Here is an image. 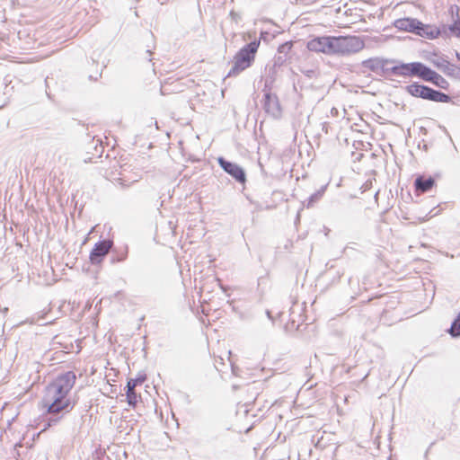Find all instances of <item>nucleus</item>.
<instances>
[{"instance_id": "obj_1", "label": "nucleus", "mask_w": 460, "mask_h": 460, "mask_svg": "<svg viewBox=\"0 0 460 460\" xmlns=\"http://www.w3.org/2000/svg\"><path fill=\"white\" fill-rule=\"evenodd\" d=\"M75 381V372L66 371L58 375L48 385L43 398L48 413L69 412L73 410L75 401L71 398L69 394Z\"/></svg>"}, {"instance_id": "obj_2", "label": "nucleus", "mask_w": 460, "mask_h": 460, "mask_svg": "<svg viewBox=\"0 0 460 460\" xmlns=\"http://www.w3.org/2000/svg\"><path fill=\"white\" fill-rule=\"evenodd\" d=\"M260 40H253L243 46L234 57L233 66L226 77L236 76L250 67L255 58Z\"/></svg>"}, {"instance_id": "obj_3", "label": "nucleus", "mask_w": 460, "mask_h": 460, "mask_svg": "<svg viewBox=\"0 0 460 460\" xmlns=\"http://www.w3.org/2000/svg\"><path fill=\"white\" fill-rule=\"evenodd\" d=\"M332 56H349L362 50L364 40L358 36H332Z\"/></svg>"}, {"instance_id": "obj_4", "label": "nucleus", "mask_w": 460, "mask_h": 460, "mask_svg": "<svg viewBox=\"0 0 460 460\" xmlns=\"http://www.w3.org/2000/svg\"><path fill=\"white\" fill-rule=\"evenodd\" d=\"M406 92L413 97L421 98L436 102H449L451 97L440 91L429 86L413 83L405 87Z\"/></svg>"}, {"instance_id": "obj_5", "label": "nucleus", "mask_w": 460, "mask_h": 460, "mask_svg": "<svg viewBox=\"0 0 460 460\" xmlns=\"http://www.w3.org/2000/svg\"><path fill=\"white\" fill-rule=\"evenodd\" d=\"M429 67L421 62L398 63L390 68L394 75L417 76L425 80Z\"/></svg>"}, {"instance_id": "obj_6", "label": "nucleus", "mask_w": 460, "mask_h": 460, "mask_svg": "<svg viewBox=\"0 0 460 460\" xmlns=\"http://www.w3.org/2000/svg\"><path fill=\"white\" fill-rule=\"evenodd\" d=\"M332 36L314 37L307 41L306 48L310 51L332 56Z\"/></svg>"}, {"instance_id": "obj_7", "label": "nucleus", "mask_w": 460, "mask_h": 460, "mask_svg": "<svg viewBox=\"0 0 460 460\" xmlns=\"http://www.w3.org/2000/svg\"><path fill=\"white\" fill-rule=\"evenodd\" d=\"M262 106L267 114L274 119H279L282 114V110L279 98L276 94L265 93L262 100Z\"/></svg>"}, {"instance_id": "obj_8", "label": "nucleus", "mask_w": 460, "mask_h": 460, "mask_svg": "<svg viewBox=\"0 0 460 460\" xmlns=\"http://www.w3.org/2000/svg\"><path fill=\"white\" fill-rule=\"evenodd\" d=\"M221 168L231 175L236 181L243 183L246 181L244 170L235 163L229 162L223 157L218 158Z\"/></svg>"}, {"instance_id": "obj_9", "label": "nucleus", "mask_w": 460, "mask_h": 460, "mask_svg": "<svg viewBox=\"0 0 460 460\" xmlns=\"http://www.w3.org/2000/svg\"><path fill=\"white\" fill-rule=\"evenodd\" d=\"M112 246L111 240H102L95 243L94 247L90 252V261L92 264H99L103 258L108 254Z\"/></svg>"}, {"instance_id": "obj_10", "label": "nucleus", "mask_w": 460, "mask_h": 460, "mask_svg": "<svg viewBox=\"0 0 460 460\" xmlns=\"http://www.w3.org/2000/svg\"><path fill=\"white\" fill-rule=\"evenodd\" d=\"M146 380V376H138L137 378H132L128 381L127 384V402L128 405L135 407L138 402V398L140 397L137 395L136 391H134V388H136L137 385H141Z\"/></svg>"}, {"instance_id": "obj_11", "label": "nucleus", "mask_w": 460, "mask_h": 460, "mask_svg": "<svg viewBox=\"0 0 460 460\" xmlns=\"http://www.w3.org/2000/svg\"><path fill=\"white\" fill-rule=\"evenodd\" d=\"M394 62V61L393 60H387L379 58H371L363 60L361 66L371 72L379 74L380 72H384L385 70H390V68H385V65Z\"/></svg>"}, {"instance_id": "obj_12", "label": "nucleus", "mask_w": 460, "mask_h": 460, "mask_svg": "<svg viewBox=\"0 0 460 460\" xmlns=\"http://www.w3.org/2000/svg\"><path fill=\"white\" fill-rule=\"evenodd\" d=\"M394 24L398 30L416 34L418 26L421 25V22L415 18L407 17L395 20Z\"/></svg>"}, {"instance_id": "obj_13", "label": "nucleus", "mask_w": 460, "mask_h": 460, "mask_svg": "<svg viewBox=\"0 0 460 460\" xmlns=\"http://www.w3.org/2000/svg\"><path fill=\"white\" fill-rule=\"evenodd\" d=\"M416 34L421 37H426L429 40H434L442 35V31L441 27L438 28L434 25L424 24L421 22V25L418 26Z\"/></svg>"}, {"instance_id": "obj_14", "label": "nucleus", "mask_w": 460, "mask_h": 460, "mask_svg": "<svg viewBox=\"0 0 460 460\" xmlns=\"http://www.w3.org/2000/svg\"><path fill=\"white\" fill-rule=\"evenodd\" d=\"M434 185L435 180L432 177L425 178L424 176H418L414 181L415 190L418 193L428 192Z\"/></svg>"}, {"instance_id": "obj_15", "label": "nucleus", "mask_w": 460, "mask_h": 460, "mask_svg": "<svg viewBox=\"0 0 460 460\" xmlns=\"http://www.w3.org/2000/svg\"><path fill=\"white\" fill-rule=\"evenodd\" d=\"M424 81L432 83L442 89H447L449 85L448 82L442 75L429 67Z\"/></svg>"}, {"instance_id": "obj_16", "label": "nucleus", "mask_w": 460, "mask_h": 460, "mask_svg": "<svg viewBox=\"0 0 460 460\" xmlns=\"http://www.w3.org/2000/svg\"><path fill=\"white\" fill-rule=\"evenodd\" d=\"M327 185H323L318 190L313 193L306 200L303 202L304 207H305L306 208H311L314 207L323 197Z\"/></svg>"}, {"instance_id": "obj_17", "label": "nucleus", "mask_w": 460, "mask_h": 460, "mask_svg": "<svg viewBox=\"0 0 460 460\" xmlns=\"http://www.w3.org/2000/svg\"><path fill=\"white\" fill-rule=\"evenodd\" d=\"M442 36L448 37L450 34H454L456 37L460 38V22L456 21L451 25H442L441 26Z\"/></svg>"}, {"instance_id": "obj_18", "label": "nucleus", "mask_w": 460, "mask_h": 460, "mask_svg": "<svg viewBox=\"0 0 460 460\" xmlns=\"http://www.w3.org/2000/svg\"><path fill=\"white\" fill-rule=\"evenodd\" d=\"M49 416L44 420L43 422V428L41 429L40 432L45 431L49 428L52 426H56L60 420L62 419L63 415H58L59 413H49Z\"/></svg>"}, {"instance_id": "obj_19", "label": "nucleus", "mask_w": 460, "mask_h": 460, "mask_svg": "<svg viewBox=\"0 0 460 460\" xmlns=\"http://www.w3.org/2000/svg\"><path fill=\"white\" fill-rule=\"evenodd\" d=\"M444 73L448 76L460 80V66L449 63L447 68H444Z\"/></svg>"}, {"instance_id": "obj_20", "label": "nucleus", "mask_w": 460, "mask_h": 460, "mask_svg": "<svg viewBox=\"0 0 460 460\" xmlns=\"http://www.w3.org/2000/svg\"><path fill=\"white\" fill-rule=\"evenodd\" d=\"M50 311V308L44 309L40 312H38L28 318L25 323H29L31 324L39 323L40 320L44 319L45 315Z\"/></svg>"}, {"instance_id": "obj_21", "label": "nucleus", "mask_w": 460, "mask_h": 460, "mask_svg": "<svg viewBox=\"0 0 460 460\" xmlns=\"http://www.w3.org/2000/svg\"><path fill=\"white\" fill-rule=\"evenodd\" d=\"M449 333L453 337L460 336V313L458 314L457 317L452 323L451 328L449 330Z\"/></svg>"}, {"instance_id": "obj_22", "label": "nucleus", "mask_w": 460, "mask_h": 460, "mask_svg": "<svg viewBox=\"0 0 460 460\" xmlns=\"http://www.w3.org/2000/svg\"><path fill=\"white\" fill-rule=\"evenodd\" d=\"M292 47H293L292 41H286V42L282 43L281 45H279V47L278 48V52L279 54H284L286 56L291 50Z\"/></svg>"}, {"instance_id": "obj_23", "label": "nucleus", "mask_w": 460, "mask_h": 460, "mask_svg": "<svg viewBox=\"0 0 460 460\" xmlns=\"http://www.w3.org/2000/svg\"><path fill=\"white\" fill-rule=\"evenodd\" d=\"M433 64L442 70L444 72V68H447V66H448L449 62L442 58H438L436 60H433Z\"/></svg>"}, {"instance_id": "obj_24", "label": "nucleus", "mask_w": 460, "mask_h": 460, "mask_svg": "<svg viewBox=\"0 0 460 460\" xmlns=\"http://www.w3.org/2000/svg\"><path fill=\"white\" fill-rule=\"evenodd\" d=\"M303 73L307 76V77H313L315 74L314 70L313 69H308V70H305V71H303Z\"/></svg>"}, {"instance_id": "obj_25", "label": "nucleus", "mask_w": 460, "mask_h": 460, "mask_svg": "<svg viewBox=\"0 0 460 460\" xmlns=\"http://www.w3.org/2000/svg\"><path fill=\"white\" fill-rule=\"evenodd\" d=\"M146 54H147V56H148L147 59H148L149 61H151V60H152V58H150V57H151V51H150V50H146Z\"/></svg>"}, {"instance_id": "obj_26", "label": "nucleus", "mask_w": 460, "mask_h": 460, "mask_svg": "<svg viewBox=\"0 0 460 460\" xmlns=\"http://www.w3.org/2000/svg\"><path fill=\"white\" fill-rule=\"evenodd\" d=\"M125 259H126V255H123L122 257H120L119 259H118V261H124Z\"/></svg>"}, {"instance_id": "obj_27", "label": "nucleus", "mask_w": 460, "mask_h": 460, "mask_svg": "<svg viewBox=\"0 0 460 460\" xmlns=\"http://www.w3.org/2000/svg\"><path fill=\"white\" fill-rule=\"evenodd\" d=\"M284 60H285V59H282V58H281V57H279V58H278V61H279V62H283Z\"/></svg>"}, {"instance_id": "obj_28", "label": "nucleus", "mask_w": 460, "mask_h": 460, "mask_svg": "<svg viewBox=\"0 0 460 460\" xmlns=\"http://www.w3.org/2000/svg\"><path fill=\"white\" fill-rule=\"evenodd\" d=\"M456 58H457V59H458V60H460V53H459V52H456Z\"/></svg>"}, {"instance_id": "obj_29", "label": "nucleus", "mask_w": 460, "mask_h": 460, "mask_svg": "<svg viewBox=\"0 0 460 460\" xmlns=\"http://www.w3.org/2000/svg\"><path fill=\"white\" fill-rule=\"evenodd\" d=\"M7 311H8V308H7V307H4V308L3 309V312H4V313H7Z\"/></svg>"}]
</instances>
